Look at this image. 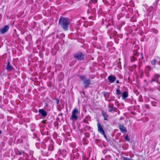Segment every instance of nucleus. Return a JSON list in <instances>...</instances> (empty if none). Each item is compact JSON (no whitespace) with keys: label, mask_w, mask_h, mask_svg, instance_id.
<instances>
[{"label":"nucleus","mask_w":160,"mask_h":160,"mask_svg":"<svg viewBox=\"0 0 160 160\" xmlns=\"http://www.w3.org/2000/svg\"><path fill=\"white\" fill-rule=\"evenodd\" d=\"M152 104L153 106H156V103L155 102H152Z\"/></svg>","instance_id":"36"},{"label":"nucleus","mask_w":160,"mask_h":160,"mask_svg":"<svg viewBox=\"0 0 160 160\" xmlns=\"http://www.w3.org/2000/svg\"><path fill=\"white\" fill-rule=\"evenodd\" d=\"M98 131L102 135H103L104 137L107 138V136L105 134V132L104 129H103L102 127L101 124L98 122L97 124Z\"/></svg>","instance_id":"4"},{"label":"nucleus","mask_w":160,"mask_h":160,"mask_svg":"<svg viewBox=\"0 0 160 160\" xmlns=\"http://www.w3.org/2000/svg\"><path fill=\"white\" fill-rule=\"evenodd\" d=\"M157 61V60L154 59L151 61V63L153 65H155L156 64Z\"/></svg>","instance_id":"22"},{"label":"nucleus","mask_w":160,"mask_h":160,"mask_svg":"<svg viewBox=\"0 0 160 160\" xmlns=\"http://www.w3.org/2000/svg\"><path fill=\"white\" fill-rule=\"evenodd\" d=\"M9 28V27L8 25L5 26L3 28L0 29V33L2 34L8 31Z\"/></svg>","instance_id":"9"},{"label":"nucleus","mask_w":160,"mask_h":160,"mask_svg":"<svg viewBox=\"0 0 160 160\" xmlns=\"http://www.w3.org/2000/svg\"><path fill=\"white\" fill-rule=\"evenodd\" d=\"M113 111V107H111L109 109V111L110 112H112Z\"/></svg>","instance_id":"30"},{"label":"nucleus","mask_w":160,"mask_h":160,"mask_svg":"<svg viewBox=\"0 0 160 160\" xmlns=\"http://www.w3.org/2000/svg\"><path fill=\"white\" fill-rule=\"evenodd\" d=\"M79 114V112L77 108L73 109L72 112V115L70 117V119L73 121H76Z\"/></svg>","instance_id":"3"},{"label":"nucleus","mask_w":160,"mask_h":160,"mask_svg":"<svg viewBox=\"0 0 160 160\" xmlns=\"http://www.w3.org/2000/svg\"><path fill=\"white\" fill-rule=\"evenodd\" d=\"M141 58L139 59V65H140L139 68H140V65L142 63V61L144 62V60L143 58V57L142 53L141 54Z\"/></svg>","instance_id":"18"},{"label":"nucleus","mask_w":160,"mask_h":160,"mask_svg":"<svg viewBox=\"0 0 160 160\" xmlns=\"http://www.w3.org/2000/svg\"><path fill=\"white\" fill-rule=\"evenodd\" d=\"M102 116L104 118L105 121H108V115L105 112L104 110H102L101 111Z\"/></svg>","instance_id":"11"},{"label":"nucleus","mask_w":160,"mask_h":160,"mask_svg":"<svg viewBox=\"0 0 160 160\" xmlns=\"http://www.w3.org/2000/svg\"><path fill=\"white\" fill-rule=\"evenodd\" d=\"M62 113H60V114H59V116H62Z\"/></svg>","instance_id":"40"},{"label":"nucleus","mask_w":160,"mask_h":160,"mask_svg":"<svg viewBox=\"0 0 160 160\" xmlns=\"http://www.w3.org/2000/svg\"><path fill=\"white\" fill-rule=\"evenodd\" d=\"M115 2L114 0H112L110 2V5L112 6H114L115 4Z\"/></svg>","instance_id":"26"},{"label":"nucleus","mask_w":160,"mask_h":160,"mask_svg":"<svg viewBox=\"0 0 160 160\" xmlns=\"http://www.w3.org/2000/svg\"><path fill=\"white\" fill-rule=\"evenodd\" d=\"M2 133L1 131L0 130V134H1Z\"/></svg>","instance_id":"43"},{"label":"nucleus","mask_w":160,"mask_h":160,"mask_svg":"<svg viewBox=\"0 0 160 160\" xmlns=\"http://www.w3.org/2000/svg\"><path fill=\"white\" fill-rule=\"evenodd\" d=\"M45 121H46V120H43V121H42V122H44V123H45Z\"/></svg>","instance_id":"41"},{"label":"nucleus","mask_w":160,"mask_h":160,"mask_svg":"<svg viewBox=\"0 0 160 160\" xmlns=\"http://www.w3.org/2000/svg\"><path fill=\"white\" fill-rule=\"evenodd\" d=\"M85 128L86 130H88L91 129V127L89 126L86 125L85 126Z\"/></svg>","instance_id":"27"},{"label":"nucleus","mask_w":160,"mask_h":160,"mask_svg":"<svg viewBox=\"0 0 160 160\" xmlns=\"http://www.w3.org/2000/svg\"><path fill=\"white\" fill-rule=\"evenodd\" d=\"M16 152L17 154L19 155H21L22 153H23L24 152V151H23L21 150L20 151L18 149H17V150H16Z\"/></svg>","instance_id":"21"},{"label":"nucleus","mask_w":160,"mask_h":160,"mask_svg":"<svg viewBox=\"0 0 160 160\" xmlns=\"http://www.w3.org/2000/svg\"><path fill=\"white\" fill-rule=\"evenodd\" d=\"M119 129L122 133H126L127 131L126 128L123 125L119 124Z\"/></svg>","instance_id":"10"},{"label":"nucleus","mask_w":160,"mask_h":160,"mask_svg":"<svg viewBox=\"0 0 160 160\" xmlns=\"http://www.w3.org/2000/svg\"><path fill=\"white\" fill-rule=\"evenodd\" d=\"M83 144H85L84 141H83Z\"/></svg>","instance_id":"42"},{"label":"nucleus","mask_w":160,"mask_h":160,"mask_svg":"<svg viewBox=\"0 0 160 160\" xmlns=\"http://www.w3.org/2000/svg\"><path fill=\"white\" fill-rule=\"evenodd\" d=\"M90 154H89V157H90Z\"/></svg>","instance_id":"44"},{"label":"nucleus","mask_w":160,"mask_h":160,"mask_svg":"<svg viewBox=\"0 0 160 160\" xmlns=\"http://www.w3.org/2000/svg\"><path fill=\"white\" fill-rule=\"evenodd\" d=\"M56 104H57V105H58V104L59 103V100L58 99H57L56 100Z\"/></svg>","instance_id":"34"},{"label":"nucleus","mask_w":160,"mask_h":160,"mask_svg":"<svg viewBox=\"0 0 160 160\" xmlns=\"http://www.w3.org/2000/svg\"><path fill=\"white\" fill-rule=\"evenodd\" d=\"M79 77L82 81V83L85 88H87L89 87L91 84V80L89 78H87L84 75H80Z\"/></svg>","instance_id":"2"},{"label":"nucleus","mask_w":160,"mask_h":160,"mask_svg":"<svg viewBox=\"0 0 160 160\" xmlns=\"http://www.w3.org/2000/svg\"><path fill=\"white\" fill-rule=\"evenodd\" d=\"M154 32L155 34H157L158 32V31L156 29H155L154 30Z\"/></svg>","instance_id":"32"},{"label":"nucleus","mask_w":160,"mask_h":160,"mask_svg":"<svg viewBox=\"0 0 160 160\" xmlns=\"http://www.w3.org/2000/svg\"><path fill=\"white\" fill-rule=\"evenodd\" d=\"M67 152L65 150H63L61 152V154L63 158L66 157L67 154Z\"/></svg>","instance_id":"20"},{"label":"nucleus","mask_w":160,"mask_h":160,"mask_svg":"<svg viewBox=\"0 0 160 160\" xmlns=\"http://www.w3.org/2000/svg\"><path fill=\"white\" fill-rule=\"evenodd\" d=\"M128 93L127 92H123L122 94V99L123 100L125 99L128 97Z\"/></svg>","instance_id":"15"},{"label":"nucleus","mask_w":160,"mask_h":160,"mask_svg":"<svg viewBox=\"0 0 160 160\" xmlns=\"http://www.w3.org/2000/svg\"><path fill=\"white\" fill-rule=\"evenodd\" d=\"M83 122L85 123H87V124H89V122H88V121L86 119H83Z\"/></svg>","instance_id":"28"},{"label":"nucleus","mask_w":160,"mask_h":160,"mask_svg":"<svg viewBox=\"0 0 160 160\" xmlns=\"http://www.w3.org/2000/svg\"><path fill=\"white\" fill-rule=\"evenodd\" d=\"M86 134V135L87 137H90V134L89 133H87Z\"/></svg>","instance_id":"35"},{"label":"nucleus","mask_w":160,"mask_h":160,"mask_svg":"<svg viewBox=\"0 0 160 160\" xmlns=\"http://www.w3.org/2000/svg\"><path fill=\"white\" fill-rule=\"evenodd\" d=\"M79 157V154L77 152H72L71 154V159H78Z\"/></svg>","instance_id":"8"},{"label":"nucleus","mask_w":160,"mask_h":160,"mask_svg":"<svg viewBox=\"0 0 160 160\" xmlns=\"http://www.w3.org/2000/svg\"><path fill=\"white\" fill-rule=\"evenodd\" d=\"M116 83H119V81L118 80H117L116 81Z\"/></svg>","instance_id":"38"},{"label":"nucleus","mask_w":160,"mask_h":160,"mask_svg":"<svg viewBox=\"0 0 160 160\" xmlns=\"http://www.w3.org/2000/svg\"><path fill=\"white\" fill-rule=\"evenodd\" d=\"M85 159H86L85 160H89V158H86Z\"/></svg>","instance_id":"39"},{"label":"nucleus","mask_w":160,"mask_h":160,"mask_svg":"<svg viewBox=\"0 0 160 160\" xmlns=\"http://www.w3.org/2000/svg\"><path fill=\"white\" fill-rule=\"evenodd\" d=\"M145 70L146 71H149L151 70V68L150 66H147L145 67Z\"/></svg>","instance_id":"23"},{"label":"nucleus","mask_w":160,"mask_h":160,"mask_svg":"<svg viewBox=\"0 0 160 160\" xmlns=\"http://www.w3.org/2000/svg\"><path fill=\"white\" fill-rule=\"evenodd\" d=\"M148 75H148V74H147V76H148Z\"/></svg>","instance_id":"45"},{"label":"nucleus","mask_w":160,"mask_h":160,"mask_svg":"<svg viewBox=\"0 0 160 160\" xmlns=\"http://www.w3.org/2000/svg\"><path fill=\"white\" fill-rule=\"evenodd\" d=\"M133 55L138 56V52H135L133 54Z\"/></svg>","instance_id":"33"},{"label":"nucleus","mask_w":160,"mask_h":160,"mask_svg":"<svg viewBox=\"0 0 160 160\" xmlns=\"http://www.w3.org/2000/svg\"><path fill=\"white\" fill-rule=\"evenodd\" d=\"M137 67V65L136 64H134L132 65V66L130 68V70L132 72L133 70L136 69Z\"/></svg>","instance_id":"19"},{"label":"nucleus","mask_w":160,"mask_h":160,"mask_svg":"<svg viewBox=\"0 0 160 160\" xmlns=\"http://www.w3.org/2000/svg\"><path fill=\"white\" fill-rule=\"evenodd\" d=\"M70 22L68 18L60 17L58 21V24L64 31H67Z\"/></svg>","instance_id":"1"},{"label":"nucleus","mask_w":160,"mask_h":160,"mask_svg":"<svg viewBox=\"0 0 160 160\" xmlns=\"http://www.w3.org/2000/svg\"><path fill=\"white\" fill-rule=\"evenodd\" d=\"M116 93L117 95L121 94V92L119 89H117L116 90Z\"/></svg>","instance_id":"24"},{"label":"nucleus","mask_w":160,"mask_h":160,"mask_svg":"<svg viewBox=\"0 0 160 160\" xmlns=\"http://www.w3.org/2000/svg\"><path fill=\"white\" fill-rule=\"evenodd\" d=\"M160 77V74H159L157 73L155 74L151 80V82H156L158 84H160V81L159 80Z\"/></svg>","instance_id":"6"},{"label":"nucleus","mask_w":160,"mask_h":160,"mask_svg":"<svg viewBox=\"0 0 160 160\" xmlns=\"http://www.w3.org/2000/svg\"><path fill=\"white\" fill-rule=\"evenodd\" d=\"M102 94L106 98H109V93L108 92H102Z\"/></svg>","instance_id":"17"},{"label":"nucleus","mask_w":160,"mask_h":160,"mask_svg":"<svg viewBox=\"0 0 160 160\" xmlns=\"http://www.w3.org/2000/svg\"><path fill=\"white\" fill-rule=\"evenodd\" d=\"M109 82L111 83L113 82L116 79V77L112 75H110L108 77Z\"/></svg>","instance_id":"13"},{"label":"nucleus","mask_w":160,"mask_h":160,"mask_svg":"<svg viewBox=\"0 0 160 160\" xmlns=\"http://www.w3.org/2000/svg\"><path fill=\"white\" fill-rule=\"evenodd\" d=\"M98 131L102 135H103L104 137L107 138V136L105 134V132L104 129H103L102 127L101 124L98 122L97 124Z\"/></svg>","instance_id":"5"},{"label":"nucleus","mask_w":160,"mask_h":160,"mask_svg":"<svg viewBox=\"0 0 160 160\" xmlns=\"http://www.w3.org/2000/svg\"><path fill=\"white\" fill-rule=\"evenodd\" d=\"M160 85L158 87V90L159 91H160Z\"/></svg>","instance_id":"37"},{"label":"nucleus","mask_w":160,"mask_h":160,"mask_svg":"<svg viewBox=\"0 0 160 160\" xmlns=\"http://www.w3.org/2000/svg\"><path fill=\"white\" fill-rule=\"evenodd\" d=\"M38 112L39 113L41 114L42 116L43 117H46L47 114L46 112L43 109H39L38 110Z\"/></svg>","instance_id":"12"},{"label":"nucleus","mask_w":160,"mask_h":160,"mask_svg":"<svg viewBox=\"0 0 160 160\" xmlns=\"http://www.w3.org/2000/svg\"><path fill=\"white\" fill-rule=\"evenodd\" d=\"M130 59L131 62H135V61H136L137 60V59L134 56H132L130 57Z\"/></svg>","instance_id":"16"},{"label":"nucleus","mask_w":160,"mask_h":160,"mask_svg":"<svg viewBox=\"0 0 160 160\" xmlns=\"http://www.w3.org/2000/svg\"><path fill=\"white\" fill-rule=\"evenodd\" d=\"M124 138H125V140L126 141H129L130 140V139L129 137H128V135H127L124 137Z\"/></svg>","instance_id":"25"},{"label":"nucleus","mask_w":160,"mask_h":160,"mask_svg":"<svg viewBox=\"0 0 160 160\" xmlns=\"http://www.w3.org/2000/svg\"><path fill=\"white\" fill-rule=\"evenodd\" d=\"M6 69L8 71H12L13 69V68L10 65V63L9 61L7 63Z\"/></svg>","instance_id":"14"},{"label":"nucleus","mask_w":160,"mask_h":160,"mask_svg":"<svg viewBox=\"0 0 160 160\" xmlns=\"http://www.w3.org/2000/svg\"><path fill=\"white\" fill-rule=\"evenodd\" d=\"M74 57L78 60L84 59V56L82 52H78L74 55Z\"/></svg>","instance_id":"7"},{"label":"nucleus","mask_w":160,"mask_h":160,"mask_svg":"<svg viewBox=\"0 0 160 160\" xmlns=\"http://www.w3.org/2000/svg\"><path fill=\"white\" fill-rule=\"evenodd\" d=\"M91 1L93 3H96L97 2V0H91Z\"/></svg>","instance_id":"31"},{"label":"nucleus","mask_w":160,"mask_h":160,"mask_svg":"<svg viewBox=\"0 0 160 160\" xmlns=\"http://www.w3.org/2000/svg\"><path fill=\"white\" fill-rule=\"evenodd\" d=\"M144 106H145V107L147 109H149L150 108H149V107L148 105L147 104H145Z\"/></svg>","instance_id":"29"}]
</instances>
